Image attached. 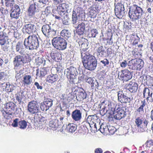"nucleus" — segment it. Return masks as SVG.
<instances>
[{
  "instance_id": "nucleus-63",
  "label": "nucleus",
  "mask_w": 153,
  "mask_h": 153,
  "mask_svg": "<svg viewBox=\"0 0 153 153\" xmlns=\"http://www.w3.org/2000/svg\"><path fill=\"white\" fill-rule=\"evenodd\" d=\"M22 71L23 70H20L19 71V72L17 73V71H16V78L19 79L21 77V75L22 74Z\"/></svg>"
},
{
  "instance_id": "nucleus-41",
  "label": "nucleus",
  "mask_w": 153,
  "mask_h": 153,
  "mask_svg": "<svg viewBox=\"0 0 153 153\" xmlns=\"http://www.w3.org/2000/svg\"><path fill=\"white\" fill-rule=\"evenodd\" d=\"M20 11L19 9L13 10L10 13V16L11 18L17 19L19 16Z\"/></svg>"
},
{
  "instance_id": "nucleus-9",
  "label": "nucleus",
  "mask_w": 153,
  "mask_h": 153,
  "mask_svg": "<svg viewBox=\"0 0 153 153\" xmlns=\"http://www.w3.org/2000/svg\"><path fill=\"white\" fill-rule=\"evenodd\" d=\"M124 109L126 110L125 108L124 107L121 108H118L113 113L114 118L117 120H120L124 117L126 114V111Z\"/></svg>"
},
{
  "instance_id": "nucleus-45",
  "label": "nucleus",
  "mask_w": 153,
  "mask_h": 153,
  "mask_svg": "<svg viewBox=\"0 0 153 153\" xmlns=\"http://www.w3.org/2000/svg\"><path fill=\"white\" fill-rule=\"evenodd\" d=\"M78 21L77 13L75 11L73 10L72 14V22L73 24H76Z\"/></svg>"
},
{
  "instance_id": "nucleus-34",
  "label": "nucleus",
  "mask_w": 153,
  "mask_h": 153,
  "mask_svg": "<svg viewBox=\"0 0 153 153\" xmlns=\"http://www.w3.org/2000/svg\"><path fill=\"white\" fill-rule=\"evenodd\" d=\"M98 119V117L96 115L89 116L87 119V120L91 124H94V125L96 124V123L97 122V120Z\"/></svg>"
},
{
  "instance_id": "nucleus-21",
  "label": "nucleus",
  "mask_w": 153,
  "mask_h": 153,
  "mask_svg": "<svg viewBox=\"0 0 153 153\" xmlns=\"http://www.w3.org/2000/svg\"><path fill=\"white\" fill-rule=\"evenodd\" d=\"M32 81L31 75H25L23 77L22 83V85L24 86H27L31 84Z\"/></svg>"
},
{
  "instance_id": "nucleus-28",
  "label": "nucleus",
  "mask_w": 153,
  "mask_h": 153,
  "mask_svg": "<svg viewBox=\"0 0 153 153\" xmlns=\"http://www.w3.org/2000/svg\"><path fill=\"white\" fill-rule=\"evenodd\" d=\"M2 87H3V90L7 92H12L14 90L13 86L10 85L9 82L3 83Z\"/></svg>"
},
{
  "instance_id": "nucleus-26",
  "label": "nucleus",
  "mask_w": 153,
  "mask_h": 153,
  "mask_svg": "<svg viewBox=\"0 0 153 153\" xmlns=\"http://www.w3.org/2000/svg\"><path fill=\"white\" fill-rule=\"evenodd\" d=\"M16 52L21 55L25 53V49L24 48L22 42L19 41L17 43L16 46Z\"/></svg>"
},
{
  "instance_id": "nucleus-25",
  "label": "nucleus",
  "mask_w": 153,
  "mask_h": 153,
  "mask_svg": "<svg viewBox=\"0 0 153 153\" xmlns=\"http://www.w3.org/2000/svg\"><path fill=\"white\" fill-rule=\"evenodd\" d=\"M147 105V103L146 100L144 99L141 101V103L139 108L136 110L135 112L137 113V114L140 115H142L144 113V108Z\"/></svg>"
},
{
  "instance_id": "nucleus-15",
  "label": "nucleus",
  "mask_w": 153,
  "mask_h": 153,
  "mask_svg": "<svg viewBox=\"0 0 153 153\" xmlns=\"http://www.w3.org/2000/svg\"><path fill=\"white\" fill-rule=\"evenodd\" d=\"M118 99L119 101L121 103H126L130 102L132 100L133 98L131 99L125 95L122 91H119L117 94Z\"/></svg>"
},
{
  "instance_id": "nucleus-30",
  "label": "nucleus",
  "mask_w": 153,
  "mask_h": 153,
  "mask_svg": "<svg viewBox=\"0 0 153 153\" xmlns=\"http://www.w3.org/2000/svg\"><path fill=\"white\" fill-rule=\"evenodd\" d=\"M2 32L3 33L11 34L12 32L8 28L5 23H2L0 25V33Z\"/></svg>"
},
{
  "instance_id": "nucleus-17",
  "label": "nucleus",
  "mask_w": 153,
  "mask_h": 153,
  "mask_svg": "<svg viewBox=\"0 0 153 153\" xmlns=\"http://www.w3.org/2000/svg\"><path fill=\"white\" fill-rule=\"evenodd\" d=\"M94 49L95 51V53L98 57H102L105 56L106 51L102 45L97 44V46Z\"/></svg>"
},
{
  "instance_id": "nucleus-50",
  "label": "nucleus",
  "mask_w": 153,
  "mask_h": 153,
  "mask_svg": "<svg viewBox=\"0 0 153 153\" xmlns=\"http://www.w3.org/2000/svg\"><path fill=\"white\" fill-rule=\"evenodd\" d=\"M14 0H5V4L7 7H11L14 4Z\"/></svg>"
},
{
  "instance_id": "nucleus-13",
  "label": "nucleus",
  "mask_w": 153,
  "mask_h": 153,
  "mask_svg": "<svg viewBox=\"0 0 153 153\" xmlns=\"http://www.w3.org/2000/svg\"><path fill=\"white\" fill-rule=\"evenodd\" d=\"M124 5L121 3H118L115 6L114 8L115 13L118 18H121L124 13Z\"/></svg>"
},
{
  "instance_id": "nucleus-47",
  "label": "nucleus",
  "mask_w": 153,
  "mask_h": 153,
  "mask_svg": "<svg viewBox=\"0 0 153 153\" xmlns=\"http://www.w3.org/2000/svg\"><path fill=\"white\" fill-rule=\"evenodd\" d=\"M86 41H88L87 39H85V38L83 37H81L80 36L76 40V42L78 43L79 46H80L81 44H82Z\"/></svg>"
},
{
  "instance_id": "nucleus-29",
  "label": "nucleus",
  "mask_w": 153,
  "mask_h": 153,
  "mask_svg": "<svg viewBox=\"0 0 153 153\" xmlns=\"http://www.w3.org/2000/svg\"><path fill=\"white\" fill-rule=\"evenodd\" d=\"M11 34L3 33H0V45L1 46L5 45L6 42V38L8 37V35H11Z\"/></svg>"
},
{
  "instance_id": "nucleus-48",
  "label": "nucleus",
  "mask_w": 153,
  "mask_h": 153,
  "mask_svg": "<svg viewBox=\"0 0 153 153\" xmlns=\"http://www.w3.org/2000/svg\"><path fill=\"white\" fill-rule=\"evenodd\" d=\"M15 98L16 100H17L19 104H20L22 102V99L23 98V96L22 94H17L15 95Z\"/></svg>"
},
{
  "instance_id": "nucleus-54",
  "label": "nucleus",
  "mask_w": 153,
  "mask_h": 153,
  "mask_svg": "<svg viewBox=\"0 0 153 153\" xmlns=\"http://www.w3.org/2000/svg\"><path fill=\"white\" fill-rule=\"evenodd\" d=\"M147 147L150 148L153 146V140L150 139L147 140L145 143Z\"/></svg>"
},
{
  "instance_id": "nucleus-33",
  "label": "nucleus",
  "mask_w": 153,
  "mask_h": 153,
  "mask_svg": "<svg viewBox=\"0 0 153 153\" xmlns=\"http://www.w3.org/2000/svg\"><path fill=\"white\" fill-rule=\"evenodd\" d=\"M50 56L52 58L56 61H58L62 59L61 54L58 52H52Z\"/></svg>"
},
{
  "instance_id": "nucleus-11",
  "label": "nucleus",
  "mask_w": 153,
  "mask_h": 153,
  "mask_svg": "<svg viewBox=\"0 0 153 153\" xmlns=\"http://www.w3.org/2000/svg\"><path fill=\"white\" fill-rule=\"evenodd\" d=\"M28 16L34 19H37L39 17L40 13L36 10L35 4H31L27 10Z\"/></svg>"
},
{
  "instance_id": "nucleus-10",
  "label": "nucleus",
  "mask_w": 153,
  "mask_h": 153,
  "mask_svg": "<svg viewBox=\"0 0 153 153\" xmlns=\"http://www.w3.org/2000/svg\"><path fill=\"white\" fill-rule=\"evenodd\" d=\"M27 110L31 114H36L39 112V105L36 101L33 100L28 103Z\"/></svg>"
},
{
  "instance_id": "nucleus-39",
  "label": "nucleus",
  "mask_w": 153,
  "mask_h": 153,
  "mask_svg": "<svg viewBox=\"0 0 153 153\" xmlns=\"http://www.w3.org/2000/svg\"><path fill=\"white\" fill-rule=\"evenodd\" d=\"M58 121L59 120L56 119L51 120L49 122V126L51 128H55L57 127L59 125V123H58Z\"/></svg>"
},
{
  "instance_id": "nucleus-19",
  "label": "nucleus",
  "mask_w": 153,
  "mask_h": 153,
  "mask_svg": "<svg viewBox=\"0 0 153 153\" xmlns=\"http://www.w3.org/2000/svg\"><path fill=\"white\" fill-rule=\"evenodd\" d=\"M53 105V100L51 99H47L41 104L40 108L42 111H47Z\"/></svg>"
},
{
  "instance_id": "nucleus-14",
  "label": "nucleus",
  "mask_w": 153,
  "mask_h": 153,
  "mask_svg": "<svg viewBox=\"0 0 153 153\" xmlns=\"http://www.w3.org/2000/svg\"><path fill=\"white\" fill-rule=\"evenodd\" d=\"M16 105L13 102H10L4 104V108L6 113L12 114L16 109Z\"/></svg>"
},
{
  "instance_id": "nucleus-52",
  "label": "nucleus",
  "mask_w": 153,
  "mask_h": 153,
  "mask_svg": "<svg viewBox=\"0 0 153 153\" xmlns=\"http://www.w3.org/2000/svg\"><path fill=\"white\" fill-rule=\"evenodd\" d=\"M74 95H73L71 94L70 93L68 94L67 98H65V99H66L67 102L69 103L74 100Z\"/></svg>"
},
{
  "instance_id": "nucleus-56",
  "label": "nucleus",
  "mask_w": 153,
  "mask_h": 153,
  "mask_svg": "<svg viewBox=\"0 0 153 153\" xmlns=\"http://www.w3.org/2000/svg\"><path fill=\"white\" fill-rule=\"evenodd\" d=\"M100 62L102 63L104 66H105L109 64V61L107 59L105 58L103 60L100 61Z\"/></svg>"
},
{
  "instance_id": "nucleus-24",
  "label": "nucleus",
  "mask_w": 153,
  "mask_h": 153,
  "mask_svg": "<svg viewBox=\"0 0 153 153\" xmlns=\"http://www.w3.org/2000/svg\"><path fill=\"white\" fill-rule=\"evenodd\" d=\"M71 117L75 121H79L82 118V112L78 109H76L72 112Z\"/></svg>"
},
{
  "instance_id": "nucleus-8",
  "label": "nucleus",
  "mask_w": 153,
  "mask_h": 153,
  "mask_svg": "<svg viewBox=\"0 0 153 153\" xmlns=\"http://www.w3.org/2000/svg\"><path fill=\"white\" fill-rule=\"evenodd\" d=\"M42 31L45 36L48 37L53 36L56 33V30L52 29L50 26L48 24L42 26Z\"/></svg>"
},
{
  "instance_id": "nucleus-53",
  "label": "nucleus",
  "mask_w": 153,
  "mask_h": 153,
  "mask_svg": "<svg viewBox=\"0 0 153 153\" xmlns=\"http://www.w3.org/2000/svg\"><path fill=\"white\" fill-rule=\"evenodd\" d=\"M147 85L150 86L153 85V77L149 76L148 78L147 79L146 82Z\"/></svg>"
},
{
  "instance_id": "nucleus-4",
  "label": "nucleus",
  "mask_w": 153,
  "mask_h": 153,
  "mask_svg": "<svg viewBox=\"0 0 153 153\" xmlns=\"http://www.w3.org/2000/svg\"><path fill=\"white\" fill-rule=\"evenodd\" d=\"M52 44L56 48L63 50L66 48L67 43L65 40L60 37H56L53 39Z\"/></svg>"
},
{
  "instance_id": "nucleus-51",
  "label": "nucleus",
  "mask_w": 153,
  "mask_h": 153,
  "mask_svg": "<svg viewBox=\"0 0 153 153\" xmlns=\"http://www.w3.org/2000/svg\"><path fill=\"white\" fill-rule=\"evenodd\" d=\"M132 54L134 57L136 59L140 57L141 55L140 52L135 49L133 50L132 51Z\"/></svg>"
},
{
  "instance_id": "nucleus-7",
  "label": "nucleus",
  "mask_w": 153,
  "mask_h": 153,
  "mask_svg": "<svg viewBox=\"0 0 153 153\" xmlns=\"http://www.w3.org/2000/svg\"><path fill=\"white\" fill-rule=\"evenodd\" d=\"M64 73L67 78L70 81L74 82V79L76 78L77 72L75 68L71 66L69 68L65 70Z\"/></svg>"
},
{
  "instance_id": "nucleus-12",
  "label": "nucleus",
  "mask_w": 153,
  "mask_h": 153,
  "mask_svg": "<svg viewBox=\"0 0 153 153\" xmlns=\"http://www.w3.org/2000/svg\"><path fill=\"white\" fill-rule=\"evenodd\" d=\"M120 79L123 81H128L131 79L132 74L128 70L125 69L121 70L120 74L118 75Z\"/></svg>"
},
{
  "instance_id": "nucleus-6",
  "label": "nucleus",
  "mask_w": 153,
  "mask_h": 153,
  "mask_svg": "<svg viewBox=\"0 0 153 153\" xmlns=\"http://www.w3.org/2000/svg\"><path fill=\"white\" fill-rule=\"evenodd\" d=\"M135 123L140 132H144L147 130L148 121L146 119L143 120L142 117H138L135 120Z\"/></svg>"
},
{
  "instance_id": "nucleus-31",
  "label": "nucleus",
  "mask_w": 153,
  "mask_h": 153,
  "mask_svg": "<svg viewBox=\"0 0 153 153\" xmlns=\"http://www.w3.org/2000/svg\"><path fill=\"white\" fill-rule=\"evenodd\" d=\"M47 74V71L46 68H41L39 71V69L36 70V76L41 78L43 77Z\"/></svg>"
},
{
  "instance_id": "nucleus-32",
  "label": "nucleus",
  "mask_w": 153,
  "mask_h": 153,
  "mask_svg": "<svg viewBox=\"0 0 153 153\" xmlns=\"http://www.w3.org/2000/svg\"><path fill=\"white\" fill-rule=\"evenodd\" d=\"M138 87L137 84L133 82L129 84V88L128 90L131 93H134L137 91Z\"/></svg>"
},
{
  "instance_id": "nucleus-42",
  "label": "nucleus",
  "mask_w": 153,
  "mask_h": 153,
  "mask_svg": "<svg viewBox=\"0 0 153 153\" xmlns=\"http://www.w3.org/2000/svg\"><path fill=\"white\" fill-rule=\"evenodd\" d=\"M61 36L65 39H67L71 36V33L67 30H63L60 33Z\"/></svg>"
},
{
  "instance_id": "nucleus-49",
  "label": "nucleus",
  "mask_w": 153,
  "mask_h": 153,
  "mask_svg": "<svg viewBox=\"0 0 153 153\" xmlns=\"http://www.w3.org/2000/svg\"><path fill=\"white\" fill-rule=\"evenodd\" d=\"M107 128L110 134H113L116 131L115 128L111 126H107Z\"/></svg>"
},
{
  "instance_id": "nucleus-64",
  "label": "nucleus",
  "mask_w": 153,
  "mask_h": 153,
  "mask_svg": "<svg viewBox=\"0 0 153 153\" xmlns=\"http://www.w3.org/2000/svg\"><path fill=\"white\" fill-rule=\"evenodd\" d=\"M34 85H35L38 89L41 90L43 89L42 86L40 85L37 82H35Z\"/></svg>"
},
{
  "instance_id": "nucleus-36",
  "label": "nucleus",
  "mask_w": 153,
  "mask_h": 153,
  "mask_svg": "<svg viewBox=\"0 0 153 153\" xmlns=\"http://www.w3.org/2000/svg\"><path fill=\"white\" fill-rule=\"evenodd\" d=\"M130 40L131 42H133V45H137L138 42L139 41L140 38L137 35L131 34L130 37Z\"/></svg>"
},
{
  "instance_id": "nucleus-16",
  "label": "nucleus",
  "mask_w": 153,
  "mask_h": 153,
  "mask_svg": "<svg viewBox=\"0 0 153 153\" xmlns=\"http://www.w3.org/2000/svg\"><path fill=\"white\" fill-rule=\"evenodd\" d=\"M48 75L45 79L46 82L49 84L52 85L55 84L56 82L59 81V76L56 74H53Z\"/></svg>"
},
{
  "instance_id": "nucleus-43",
  "label": "nucleus",
  "mask_w": 153,
  "mask_h": 153,
  "mask_svg": "<svg viewBox=\"0 0 153 153\" xmlns=\"http://www.w3.org/2000/svg\"><path fill=\"white\" fill-rule=\"evenodd\" d=\"M27 126V122L25 120H21L18 122V127L21 129H25Z\"/></svg>"
},
{
  "instance_id": "nucleus-20",
  "label": "nucleus",
  "mask_w": 153,
  "mask_h": 153,
  "mask_svg": "<svg viewBox=\"0 0 153 153\" xmlns=\"http://www.w3.org/2000/svg\"><path fill=\"white\" fill-rule=\"evenodd\" d=\"M13 63L14 69L16 70H17L20 65H23L22 56L20 55L16 56L14 59Z\"/></svg>"
},
{
  "instance_id": "nucleus-3",
  "label": "nucleus",
  "mask_w": 153,
  "mask_h": 153,
  "mask_svg": "<svg viewBox=\"0 0 153 153\" xmlns=\"http://www.w3.org/2000/svg\"><path fill=\"white\" fill-rule=\"evenodd\" d=\"M24 45L26 48L30 50L36 49L39 46L38 39L36 35L29 36L25 39Z\"/></svg>"
},
{
  "instance_id": "nucleus-37",
  "label": "nucleus",
  "mask_w": 153,
  "mask_h": 153,
  "mask_svg": "<svg viewBox=\"0 0 153 153\" xmlns=\"http://www.w3.org/2000/svg\"><path fill=\"white\" fill-rule=\"evenodd\" d=\"M86 96L87 94L85 92H78V94L76 96V98L78 101H81L85 99Z\"/></svg>"
},
{
  "instance_id": "nucleus-59",
  "label": "nucleus",
  "mask_w": 153,
  "mask_h": 153,
  "mask_svg": "<svg viewBox=\"0 0 153 153\" xmlns=\"http://www.w3.org/2000/svg\"><path fill=\"white\" fill-rule=\"evenodd\" d=\"M61 70V69L60 68L58 67H53L51 68V72L54 73H55L54 72V71H56V72L57 73L59 72V71H60Z\"/></svg>"
},
{
  "instance_id": "nucleus-1",
  "label": "nucleus",
  "mask_w": 153,
  "mask_h": 153,
  "mask_svg": "<svg viewBox=\"0 0 153 153\" xmlns=\"http://www.w3.org/2000/svg\"><path fill=\"white\" fill-rule=\"evenodd\" d=\"M81 58L83 65L86 69L92 71L96 68L97 62L95 56L90 54Z\"/></svg>"
},
{
  "instance_id": "nucleus-40",
  "label": "nucleus",
  "mask_w": 153,
  "mask_h": 153,
  "mask_svg": "<svg viewBox=\"0 0 153 153\" xmlns=\"http://www.w3.org/2000/svg\"><path fill=\"white\" fill-rule=\"evenodd\" d=\"M69 132L72 133L75 131L76 129V126L74 123L69 124L67 127Z\"/></svg>"
},
{
  "instance_id": "nucleus-46",
  "label": "nucleus",
  "mask_w": 153,
  "mask_h": 153,
  "mask_svg": "<svg viewBox=\"0 0 153 153\" xmlns=\"http://www.w3.org/2000/svg\"><path fill=\"white\" fill-rule=\"evenodd\" d=\"M23 64L28 63L30 61L31 59L28 54L24 56H22Z\"/></svg>"
},
{
  "instance_id": "nucleus-5",
  "label": "nucleus",
  "mask_w": 153,
  "mask_h": 153,
  "mask_svg": "<svg viewBox=\"0 0 153 153\" xmlns=\"http://www.w3.org/2000/svg\"><path fill=\"white\" fill-rule=\"evenodd\" d=\"M144 62L141 59H132L128 62V66L130 69L134 70H140L143 66Z\"/></svg>"
},
{
  "instance_id": "nucleus-61",
  "label": "nucleus",
  "mask_w": 153,
  "mask_h": 153,
  "mask_svg": "<svg viewBox=\"0 0 153 153\" xmlns=\"http://www.w3.org/2000/svg\"><path fill=\"white\" fill-rule=\"evenodd\" d=\"M88 126V123L86 122H84L82 123V125L81 126V128H84V129L86 130L87 129V126Z\"/></svg>"
},
{
  "instance_id": "nucleus-38",
  "label": "nucleus",
  "mask_w": 153,
  "mask_h": 153,
  "mask_svg": "<svg viewBox=\"0 0 153 153\" xmlns=\"http://www.w3.org/2000/svg\"><path fill=\"white\" fill-rule=\"evenodd\" d=\"M106 101L104 100L101 102V105L100 106V114L102 115H104L107 112L108 110L106 109V107L105 106V104Z\"/></svg>"
},
{
  "instance_id": "nucleus-35",
  "label": "nucleus",
  "mask_w": 153,
  "mask_h": 153,
  "mask_svg": "<svg viewBox=\"0 0 153 153\" xmlns=\"http://www.w3.org/2000/svg\"><path fill=\"white\" fill-rule=\"evenodd\" d=\"M152 91H150L147 87H145L143 90V97L146 98L147 101L149 100V96L150 94V92H151Z\"/></svg>"
},
{
  "instance_id": "nucleus-62",
  "label": "nucleus",
  "mask_w": 153,
  "mask_h": 153,
  "mask_svg": "<svg viewBox=\"0 0 153 153\" xmlns=\"http://www.w3.org/2000/svg\"><path fill=\"white\" fill-rule=\"evenodd\" d=\"M19 119L16 118L13 121V122L12 124V126L13 127H16L18 126Z\"/></svg>"
},
{
  "instance_id": "nucleus-2",
  "label": "nucleus",
  "mask_w": 153,
  "mask_h": 153,
  "mask_svg": "<svg viewBox=\"0 0 153 153\" xmlns=\"http://www.w3.org/2000/svg\"><path fill=\"white\" fill-rule=\"evenodd\" d=\"M143 14L142 9L135 4L131 6L128 13L129 17L132 21H136L141 19Z\"/></svg>"
},
{
  "instance_id": "nucleus-44",
  "label": "nucleus",
  "mask_w": 153,
  "mask_h": 153,
  "mask_svg": "<svg viewBox=\"0 0 153 153\" xmlns=\"http://www.w3.org/2000/svg\"><path fill=\"white\" fill-rule=\"evenodd\" d=\"M108 105L109 110L111 111L113 113L115 110H116V107L117 105V104L116 103L109 102Z\"/></svg>"
},
{
  "instance_id": "nucleus-23",
  "label": "nucleus",
  "mask_w": 153,
  "mask_h": 153,
  "mask_svg": "<svg viewBox=\"0 0 153 153\" xmlns=\"http://www.w3.org/2000/svg\"><path fill=\"white\" fill-rule=\"evenodd\" d=\"M76 32L79 36L83 35L85 30V24L83 22H82L78 25L75 27Z\"/></svg>"
},
{
  "instance_id": "nucleus-60",
  "label": "nucleus",
  "mask_w": 153,
  "mask_h": 153,
  "mask_svg": "<svg viewBox=\"0 0 153 153\" xmlns=\"http://www.w3.org/2000/svg\"><path fill=\"white\" fill-rule=\"evenodd\" d=\"M128 63H127V61L126 60H124L122 62L120 63V66L122 68H125L126 67L127 65H128Z\"/></svg>"
},
{
  "instance_id": "nucleus-27",
  "label": "nucleus",
  "mask_w": 153,
  "mask_h": 153,
  "mask_svg": "<svg viewBox=\"0 0 153 153\" xmlns=\"http://www.w3.org/2000/svg\"><path fill=\"white\" fill-rule=\"evenodd\" d=\"M67 4L65 3L59 4L57 8V11L59 15L62 16H63L66 9Z\"/></svg>"
},
{
  "instance_id": "nucleus-58",
  "label": "nucleus",
  "mask_w": 153,
  "mask_h": 153,
  "mask_svg": "<svg viewBox=\"0 0 153 153\" xmlns=\"http://www.w3.org/2000/svg\"><path fill=\"white\" fill-rule=\"evenodd\" d=\"M113 88L112 84L110 82H107L106 84L105 89L106 90H110Z\"/></svg>"
},
{
  "instance_id": "nucleus-18",
  "label": "nucleus",
  "mask_w": 153,
  "mask_h": 153,
  "mask_svg": "<svg viewBox=\"0 0 153 153\" xmlns=\"http://www.w3.org/2000/svg\"><path fill=\"white\" fill-rule=\"evenodd\" d=\"M35 29V25L33 24H29L25 25L23 26L22 30L24 33L30 34L34 31Z\"/></svg>"
},
{
  "instance_id": "nucleus-55",
  "label": "nucleus",
  "mask_w": 153,
  "mask_h": 153,
  "mask_svg": "<svg viewBox=\"0 0 153 153\" xmlns=\"http://www.w3.org/2000/svg\"><path fill=\"white\" fill-rule=\"evenodd\" d=\"M86 82H87L91 85V87L92 88L94 87V81L93 80V79L89 77L86 80Z\"/></svg>"
},
{
  "instance_id": "nucleus-57",
  "label": "nucleus",
  "mask_w": 153,
  "mask_h": 153,
  "mask_svg": "<svg viewBox=\"0 0 153 153\" xmlns=\"http://www.w3.org/2000/svg\"><path fill=\"white\" fill-rule=\"evenodd\" d=\"M91 33L92 37H95L98 34L97 30L96 29H93L91 30Z\"/></svg>"
},
{
  "instance_id": "nucleus-22",
  "label": "nucleus",
  "mask_w": 153,
  "mask_h": 153,
  "mask_svg": "<svg viewBox=\"0 0 153 153\" xmlns=\"http://www.w3.org/2000/svg\"><path fill=\"white\" fill-rule=\"evenodd\" d=\"M87 41H86L80 45V52L81 57L90 54L88 50Z\"/></svg>"
}]
</instances>
